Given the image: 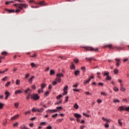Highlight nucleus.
I'll return each mask as SVG.
<instances>
[{
  "instance_id": "nucleus-1",
  "label": "nucleus",
  "mask_w": 129,
  "mask_h": 129,
  "mask_svg": "<svg viewBox=\"0 0 129 129\" xmlns=\"http://www.w3.org/2000/svg\"><path fill=\"white\" fill-rule=\"evenodd\" d=\"M15 7H16L17 10L15 11V13H20L21 10H23V8L25 9L28 8V5L27 4H15L14 5Z\"/></svg>"
},
{
  "instance_id": "nucleus-2",
  "label": "nucleus",
  "mask_w": 129,
  "mask_h": 129,
  "mask_svg": "<svg viewBox=\"0 0 129 129\" xmlns=\"http://www.w3.org/2000/svg\"><path fill=\"white\" fill-rule=\"evenodd\" d=\"M29 3H34V4H36V5H39L41 7H45L47 6V4L45 1H41L39 3H36L35 1L33 0H30L29 1Z\"/></svg>"
},
{
  "instance_id": "nucleus-3",
  "label": "nucleus",
  "mask_w": 129,
  "mask_h": 129,
  "mask_svg": "<svg viewBox=\"0 0 129 129\" xmlns=\"http://www.w3.org/2000/svg\"><path fill=\"white\" fill-rule=\"evenodd\" d=\"M56 76H57V78L55 79V81H56V82L60 83L61 82V78L64 77V75H63V74L62 73L58 74L56 75Z\"/></svg>"
},
{
  "instance_id": "nucleus-4",
  "label": "nucleus",
  "mask_w": 129,
  "mask_h": 129,
  "mask_svg": "<svg viewBox=\"0 0 129 129\" xmlns=\"http://www.w3.org/2000/svg\"><path fill=\"white\" fill-rule=\"evenodd\" d=\"M84 49H85L86 50H87V51H93L95 52H97V51H98V48H96L94 49L92 47L90 46H85L84 47Z\"/></svg>"
},
{
  "instance_id": "nucleus-5",
  "label": "nucleus",
  "mask_w": 129,
  "mask_h": 129,
  "mask_svg": "<svg viewBox=\"0 0 129 129\" xmlns=\"http://www.w3.org/2000/svg\"><path fill=\"white\" fill-rule=\"evenodd\" d=\"M31 99H34V100H37V99L40 98V97L37 94H33L31 95Z\"/></svg>"
},
{
  "instance_id": "nucleus-6",
  "label": "nucleus",
  "mask_w": 129,
  "mask_h": 129,
  "mask_svg": "<svg viewBox=\"0 0 129 129\" xmlns=\"http://www.w3.org/2000/svg\"><path fill=\"white\" fill-rule=\"evenodd\" d=\"M56 111H57V110H53V109H48L46 111V113H48L49 114L51 113H53L54 112H56Z\"/></svg>"
},
{
  "instance_id": "nucleus-7",
  "label": "nucleus",
  "mask_w": 129,
  "mask_h": 129,
  "mask_svg": "<svg viewBox=\"0 0 129 129\" xmlns=\"http://www.w3.org/2000/svg\"><path fill=\"white\" fill-rule=\"evenodd\" d=\"M93 78H94L93 76H91V77L89 78L88 80L84 81V84H88L89 82L91 81V79H93Z\"/></svg>"
},
{
  "instance_id": "nucleus-8",
  "label": "nucleus",
  "mask_w": 129,
  "mask_h": 129,
  "mask_svg": "<svg viewBox=\"0 0 129 129\" xmlns=\"http://www.w3.org/2000/svg\"><path fill=\"white\" fill-rule=\"evenodd\" d=\"M115 60L116 62V67H119V65H120V63H121V61H120V59L118 58H115Z\"/></svg>"
},
{
  "instance_id": "nucleus-9",
  "label": "nucleus",
  "mask_w": 129,
  "mask_h": 129,
  "mask_svg": "<svg viewBox=\"0 0 129 129\" xmlns=\"http://www.w3.org/2000/svg\"><path fill=\"white\" fill-rule=\"evenodd\" d=\"M5 99L6 100H8V99H9V96H10V95H11V93H10V92H9L8 91H6L5 92Z\"/></svg>"
},
{
  "instance_id": "nucleus-10",
  "label": "nucleus",
  "mask_w": 129,
  "mask_h": 129,
  "mask_svg": "<svg viewBox=\"0 0 129 129\" xmlns=\"http://www.w3.org/2000/svg\"><path fill=\"white\" fill-rule=\"evenodd\" d=\"M74 116H75V117H76V118H80L82 117V115H81L78 113H74Z\"/></svg>"
},
{
  "instance_id": "nucleus-11",
  "label": "nucleus",
  "mask_w": 129,
  "mask_h": 129,
  "mask_svg": "<svg viewBox=\"0 0 129 129\" xmlns=\"http://www.w3.org/2000/svg\"><path fill=\"white\" fill-rule=\"evenodd\" d=\"M19 116H20V115L19 114L15 115L13 117H11V119H12V120H15L17 119V118H19Z\"/></svg>"
},
{
  "instance_id": "nucleus-12",
  "label": "nucleus",
  "mask_w": 129,
  "mask_h": 129,
  "mask_svg": "<svg viewBox=\"0 0 129 129\" xmlns=\"http://www.w3.org/2000/svg\"><path fill=\"white\" fill-rule=\"evenodd\" d=\"M109 48V49H112L113 48V46L111 44H108L104 45V48Z\"/></svg>"
},
{
  "instance_id": "nucleus-13",
  "label": "nucleus",
  "mask_w": 129,
  "mask_h": 129,
  "mask_svg": "<svg viewBox=\"0 0 129 129\" xmlns=\"http://www.w3.org/2000/svg\"><path fill=\"white\" fill-rule=\"evenodd\" d=\"M20 93H23V91H22V90H18L15 92V95H17L18 94H20Z\"/></svg>"
},
{
  "instance_id": "nucleus-14",
  "label": "nucleus",
  "mask_w": 129,
  "mask_h": 129,
  "mask_svg": "<svg viewBox=\"0 0 129 129\" xmlns=\"http://www.w3.org/2000/svg\"><path fill=\"white\" fill-rule=\"evenodd\" d=\"M34 78H35V77L33 76L28 80V82L30 83V84H32L33 83V79H34Z\"/></svg>"
},
{
  "instance_id": "nucleus-15",
  "label": "nucleus",
  "mask_w": 129,
  "mask_h": 129,
  "mask_svg": "<svg viewBox=\"0 0 129 129\" xmlns=\"http://www.w3.org/2000/svg\"><path fill=\"white\" fill-rule=\"evenodd\" d=\"M5 11H6V12H9V13H10V14L12 13H15V10H9L8 9H6Z\"/></svg>"
},
{
  "instance_id": "nucleus-16",
  "label": "nucleus",
  "mask_w": 129,
  "mask_h": 129,
  "mask_svg": "<svg viewBox=\"0 0 129 129\" xmlns=\"http://www.w3.org/2000/svg\"><path fill=\"white\" fill-rule=\"evenodd\" d=\"M25 93H31L32 92V90L30 88H28L26 90L24 91Z\"/></svg>"
},
{
  "instance_id": "nucleus-17",
  "label": "nucleus",
  "mask_w": 129,
  "mask_h": 129,
  "mask_svg": "<svg viewBox=\"0 0 129 129\" xmlns=\"http://www.w3.org/2000/svg\"><path fill=\"white\" fill-rule=\"evenodd\" d=\"M86 59H87V61H92V60H95V59H94V57H91V58L90 57H89V58L86 57Z\"/></svg>"
},
{
  "instance_id": "nucleus-18",
  "label": "nucleus",
  "mask_w": 129,
  "mask_h": 129,
  "mask_svg": "<svg viewBox=\"0 0 129 129\" xmlns=\"http://www.w3.org/2000/svg\"><path fill=\"white\" fill-rule=\"evenodd\" d=\"M102 119L103 120H105V121H107L108 122H110V121H111V119L105 118L104 117H102Z\"/></svg>"
},
{
  "instance_id": "nucleus-19",
  "label": "nucleus",
  "mask_w": 129,
  "mask_h": 129,
  "mask_svg": "<svg viewBox=\"0 0 129 129\" xmlns=\"http://www.w3.org/2000/svg\"><path fill=\"white\" fill-rule=\"evenodd\" d=\"M43 110H44V109L43 108H41L40 109L37 108V112H43Z\"/></svg>"
},
{
  "instance_id": "nucleus-20",
  "label": "nucleus",
  "mask_w": 129,
  "mask_h": 129,
  "mask_svg": "<svg viewBox=\"0 0 129 129\" xmlns=\"http://www.w3.org/2000/svg\"><path fill=\"white\" fill-rule=\"evenodd\" d=\"M103 76H106V77H107V76H109V72H105L104 73Z\"/></svg>"
},
{
  "instance_id": "nucleus-21",
  "label": "nucleus",
  "mask_w": 129,
  "mask_h": 129,
  "mask_svg": "<svg viewBox=\"0 0 129 129\" xmlns=\"http://www.w3.org/2000/svg\"><path fill=\"white\" fill-rule=\"evenodd\" d=\"M118 122L120 126L122 125V122L121 121V119H118Z\"/></svg>"
},
{
  "instance_id": "nucleus-22",
  "label": "nucleus",
  "mask_w": 129,
  "mask_h": 129,
  "mask_svg": "<svg viewBox=\"0 0 129 129\" xmlns=\"http://www.w3.org/2000/svg\"><path fill=\"white\" fill-rule=\"evenodd\" d=\"M120 90L121 91H122L123 92H125L126 89H125V88H123V87H121L120 88Z\"/></svg>"
},
{
  "instance_id": "nucleus-23",
  "label": "nucleus",
  "mask_w": 129,
  "mask_h": 129,
  "mask_svg": "<svg viewBox=\"0 0 129 129\" xmlns=\"http://www.w3.org/2000/svg\"><path fill=\"white\" fill-rule=\"evenodd\" d=\"M30 97H31V93H29L26 97V99H27V100H29V99H30Z\"/></svg>"
},
{
  "instance_id": "nucleus-24",
  "label": "nucleus",
  "mask_w": 129,
  "mask_h": 129,
  "mask_svg": "<svg viewBox=\"0 0 129 129\" xmlns=\"http://www.w3.org/2000/svg\"><path fill=\"white\" fill-rule=\"evenodd\" d=\"M113 102L114 103H117V102H119V101L118 99H114L113 100Z\"/></svg>"
},
{
  "instance_id": "nucleus-25",
  "label": "nucleus",
  "mask_w": 129,
  "mask_h": 129,
  "mask_svg": "<svg viewBox=\"0 0 129 129\" xmlns=\"http://www.w3.org/2000/svg\"><path fill=\"white\" fill-rule=\"evenodd\" d=\"M19 103L18 102H16L14 103V106H15L16 107V108H19Z\"/></svg>"
},
{
  "instance_id": "nucleus-26",
  "label": "nucleus",
  "mask_w": 129,
  "mask_h": 129,
  "mask_svg": "<svg viewBox=\"0 0 129 129\" xmlns=\"http://www.w3.org/2000/svg\"><path fill=\"white\" fill-rule=\"evenodd\" d=\"M74 107L76 109H78V108L79 107V106H78V104L77 103H76L74 105Z\"/></svg>"
},
{
  "instance_id": "nucleus-27",
  "label": "nucleus",
  "mask_w": 129,
  "mask_h": 129,
  "mask_svg": "<svg viewBox=\"0 0 129 129\" xmlns=\"http://www.w3.org/2000/svg\"><path fill=\"white\" fill-rule=\"evenodd\" d=\"M8 71V69H7L5 71H0V74H4V73H6Z\"/></svg>"
},
{
  "instance_id": "nucleus-28",
  "label": "nucleus",
  "mask_w": 129,
  "mask_h": 129,
  "mask_svg": "<svg viewBox=\"0 0 129 129\" xmlns=\"http://www.w3.org/2000/svg\"><path fill=\"white\" fill-rule=\"evenodd\" d=\"M118 109L119 110L121 111V110H124V108L123 107V106H120L119 108H118Z\"/></svg>"
},
{
  "instance_id": "nucleus-29",
  "label": "nucleus",
  "mask_w": 129,
  "mask_h": 129,
  "mask_svg": "<svg viewBox=\"0 0 129 129\" xmlns=\"http://www.w3.org/2000/svg\"><path fill=\"white\" fill-rule=\"evenodd\" d=\"M80 73V71H76L75 72V74L76 76H77Z\"/></svg>"
},
{
  "instance_id": "nucleus-30",
  "label": "nucleus",
  "mask_w": 129,
  "mask_h": 129,
  "mask_svg": "<svg viewBox=\"0 0 129 129\" xmlns=\"http://www.w3.org/2000/svg\"><path fill=\"white\" fill-rule=\"evenodd\" d=\"M38 93H42V92H44V90H43V89L41 88L38 90Z\"/></svg>"
},
{
  "instance_id": "nucleus-31",
  "label": "nucleus",
  "mask_w": 129,
  "mask_h": 129,
  "mask_svg": "<svg viewBox=\"0 0 129 129\" xmlns=\"http://www.w3.org/2000/svg\"><path fill=\"white\" fill-rule=\"evenodd\" d=\"M8 54V52L7 51H3L2 52V55H3L4 56H7Z\"/></svg>"
},
{
  "instance_id": "nucleus-32",
  "label": "nucleus",
  "mask_w": 129,
  "mask_h": 129,
  "mask_svg": "<svg viewBox=\"0 0 129 129\" xmlns=\"http://www.w3.org/2000/svg\"><path fill=\"white\" fill-rule=\"evenodd\" d=\"M20 128L21 129H29V128L26 127V126L25 125L21 126Z\"/></svg>"
},
{
  "instance_id": "nucleus-33",
  "label": "nucleus",
  "mask_w": 129,
  "mask_h": 129,
  "mask_svg": "<svg viewBox=\"0 0 129 129\" xmlns=\"http://www.w3.org/2000/svg\"><path fill=\"white\" fill-rule=\"evenodd\" d=\"M16 85H20V80H17L16 82Z\"/></svg>"
},
{
  "instance_id": "nucleus-34",
  "label": "nucleus",
  "mask_w": 129,
  "mask_h": 129,
  "mask_svg": "<svg viewBox=\"0 0 129 129\" xmlns=\"http://www.w3.org/2000/svg\"><path fill=\"white\" fill-rule=\"evenodd\" d=\"M101 95H104V96H106V95H107V93H106L104 92H101Z\"/></svg>"
},
{
  "instance_id": "nucleus-35",
  "label": "nucleus",
  "mask_w": 129,
  "mask_h": 129,
  "mask_svg": "<svg viewBox=\"0 0 129 129\" xmlns=\"http://www.w3.org/2000/svg\"><path fill=\"white\" fill-rule=\"evenodd\" d=\"M113 91H116V92H117V91H118V88H117V87H114L113 88Z\"/></svg>"
},
{
  "instance_id": "nucleus-36",
  "label": "nucleus",
  "mask_w": 129,
  "mask_h": 129,
  "mask_svg": "<svg viewBox=\"0 0 129 129\" xmlns=\"http://www.w3.org/2000/svg\"><path fill=\"white\" fill-rule=\"evenodd\" d=\"M75 66H74V64H73V62H72V66H71V69H75Z\"/></svg>"
},
{
  "instance_id": "nucleus-37",
  "label": "nucleus",
  "mask_w": 129,
  "mask_h": 129,
  "mask_svg": "<svg viewBox=\"0 0 129 129\" xmlns=\"http://www.w3.org/2000/svg\"><path fill=\"white\" fill-rule=\"evenodd\" d=\"M10 85H11V83L8 82L6 84L5 86L6 87H8V86H10Z\"/></svg>"
},
{
  "instance_id": "nucleus-38",
  "label": "nucleus",
  "mask_w": 129,
  "mask_h": 129,
  "mask_svg": "<svg viewBox=\"0 0 129 129\" xmlns=\"http://www.w3.org/2000/svg\"><path fill=\"white\" fill-rule=\"evenodd\" d=\"M54 74H55L54 70H50V75H54Z\"/></svg>"
},
{
  "instance_id": "nucleus-39",
  "label": "nucleus",
  "mask_w": 129,
  "mask_h": 129,
  "mask_svg": "<svg viewBox=\"0 0 129 129\" xmlns=\"http://www.w3.org/2000/svg\"><path fill=\"white\" fill-rule=\"evenodd\" d=\"M32 111L33 112H36V111H38V108H33L32 109Z\"/></svg>"
},
{
  "instance_id": "nucleus-40",
  "label": "nucleus",
  "mask_w": 129,
  "mask_h": 129,
  "mask_svg": "<svg viewBox=\"0 0 129 129\" xmlns=\"http://www.w3.org/2000/svg\"><path fill=\"white\" fill-rule=\"evenodd\" d=\"M46 87V84H42L41 85V89H43V88H45Z\"/></svg>"
},
{
  "instance_id": "nucleus-41",
  "label": "nucleus",
  "mask_w": 129,
  "mask_h": 129,
  "mask_svg": "<svg viewBox=\"0 0 129 129\" xmlns=\"http://www.w3.org/2000/svg\"><path fill=\"white\" fill-rule=\"evenodd\" d=\"M106 80H111V77H110L109 76H108L106 77Z\"/></svg>"
},
{
  "instance_id": "nucleus-42",
  "label": "nucleus",
  "mask_w": 129,
  "mask_h": 129,
  "mask_svg": "<svg viewBox=\"0 0 129 129\" xmlns=\"http://www.w3.org/2000/svg\"><path fill=\"white\" fill-rule=\"evenodd\" d=\"M18 125H19V124L18 122L14 123L13 124L14 127H17L18 126Z\"/></svg>"
},
{
  "instance_id": "nucleus-43",
  "label": "nucleus",
  "mask_w": 129,
  "mask_h": 129,
  "mask_svg": "<svg viewBox=\"0 0 129 129\" xmlns=\"http://www.w3.org/2000/svg\"><path fill=\"white\" fill-rule=\"evenodd\" d=\"M84 116H86V117H89V115L85 113H83Z\"/></svg>"
},
{
  "instance_id": "nucleus-44",
  "label": "nucleus",
  "mask_w": 129,
  "mask_h": 129,
  "mask_svg": "<svg viewBox=\"0 0 129 129\" xmlns=\"http://www.w3.org/2000/svg\"><path fill=\"white\" fill-rule=\"evenodd\" d=\"M49 94H50V92H49V91H47L46 93H45L44 95L45 96H47L49 95Z\"/></svg>"
},
{
  "instance_id": "nucleus-45",
  "label": "nucleus",
  "mask_w": 129,
  "mask_h": 129,
  "mask_svg": "<svg viewBox=\"0 0 129 129\" xmlns=\"http://www.w3.org/2000/svg\"><path fill=\"white\" fill-rule=\"evenodd\" d=\"M31 66L34 68V67H36V65L35 64V63L34 62H32L31 63Z\"/></svg>"
},
{
  "instance_id": "nucleus-46",
  "label": "nucleus",
  "mask_w": 129,
  "mask_h": 129,
  "mask_svg": "<svg viewBox=\"0 0 129 129\" xmlns=\"http://www.w3.org/2000/svg\"><path fill=\"white\" fill-rule=\"evenodd\" d=\"M31 88H32V89H36V85H33L32 86H31Z\"/></svg>"
},
{
  "instance_id": "nucleus-47",
  "label": "nucleus",
  "mask_w": 129,
  "mask_h": 129,
  "mask_svg": "<svg viewBox=\"0 0 129 129\" xmlns=\"http://www.w3.org/2000/svg\"><path fill=\"white\" fill-rule=\"evenodd\" d=\"M105 127H106V128L109 127V125L108 124V122H106V123L105 124Z\"/></svg>"
},
{
  "instance_id": "nucleus-48",
  "label": "nucleus",
  "mask_w": 129,
  "mask_h": 129,
  "mask_svg": "<svg viewBox=\"0 0 129 129\" xmlns=\"http://www.w3.org/2000/svg\"><path fill=\"white\" fill-rule=\"evenodd\" d=\"M118 73V70H117V69L114 70V73H115V74H116Z\"/></svg>"
},
{
  "instance_id": "nucleus-49",
  "label": "nucleus",
  "mask_w": 129,
  "mask_h": 129,
  "mask_svg": "<svg viewBox=\"0 0 129 129\" xmlns=\"http://www.w3.org/2000/svg\"><path fill=\"white\" fill-rule=\"evenodd\" d=\"M79 61V60L77 58H75V59H74V61H75V63H78Z\"/></svg>"
},
{
  "instance_id": "nucleus-50",
  "label": "nucleus",
  "mask_w": 129,
  "mask_h": 129,
  "mask_svg": "<svg viewBox=\"0 0 129 129\" xmlns=\"http://www.w3.org/2000/svg\"><path fill=\"white\" fill-rule=\"evenodd\" d=\"M62 97V95H59L56 97L57 99H59V98H61Z\"/></svg>"
},
{
  "instance_id": "nucleus-51",
  "label": "nucleus",
  "mask_w": 129,
  "mask_h": 129,
  "mask_svg": "<svg viewBox=\"0 0 129 129\" xmlns=\"http://www.w3.org/2000/svg\"><path fill=\"white\" fill-rule=\"evenodd\" d=\"M8 80V77H5L4 78H3V79H2V80L3 81H6V80Z\"/></svg>"
},
{
  "instance_id": "nucleus-52",
  "label": "nucleus",
  "mask_w": 129,
  "mask_h": 129,
  "mask_svg": "<svg viewBox=\"0 0 129 129\" xmlns=\"http://www.w3.org/2000/svg\"><path fill=\"white\" fill-rule=\"evenodd\" d=\"M67 89H68V86H66L63 89V90L67 91Z\"/></svg>"
},
{
  "instance_id": "nucleus-53",
  "label": "nucleus",
  "mask_w": 129,
  "mask_h": 129,
  "mask_svg": "<svg viewBox=\"0 0 129 129\" xmlns=\"http://www.w3.org/2000/svg\"><path fill=\"white\" fill-rule=\"evenodd\" d=\"M61 102H62V100H60L59 102L55 103V105H58V104H60V103H61Z\"/></svg>"
},
{
  "instance_id": "nucleus-54",
  "label": "nucleus",
  "mask_w": 129,
  "mask_h": 129,
  "mask_svg": "<svg viewBox=\"0 0 129 129\" xmlns=\"http://www.w3.org/2000/svg\"><path fill=\"white\" fill-rule=\"evenodd\" d=\"M30 113H31V111H28L25 112L26 115H27V114H30Z\"/></svg>"
},
{
  "instance_id": "nucleus-55",
  "label": "nucleus",
  "mask_w": 129,
  "mask_h": 129,
  "mask_svg": "<svg viewBox=\"0 0 129 129\" xmlns=\"http://www.w3.org/2000/svg\"><path fill=\"white\" fill-rule=\"evenodd\" d=\"M29 76H30V74H27L25 76V79L29 78Z\"/></svg>"
},
{
  "instance_id": "nucleus-56",
  "label": "nucleus",
  "mask_w": 129,
  "mask_h": 129,
  "mask_svg": "<svg viewBox=\"0 0 129 129\" xmlns=\"http://www.w3.org/2000/svg\"><path fill=\"white\" fill-rule=\"evenodd\" d=\"M57 115H58V114H52V117H53V118L56 117L57 116Z\"/></svg>"
},
{
  "instance_id": "nucleus-57",
  "label": "nucleus",
  "mask_w": 129,
  "mask_h": 129,
  "mask_svg": "<svg viewBox=\"0 0 129 129\" xmlns=\"http://www.w3.org/2000/svg\"><path fill=\"white\" fill-rule=\"evenodd\" d=\"M97 102L98 103H101V102H102V101L99 99L97 100Z\"/></svg>"
},
{
  "instance_id": "nucleus-58",
  "label": "nucleus",
  "mask_w": 129,
  "mask_h": 129,
  "mask_svg": "<svg viewBox=\"0 0 129 129\" xmlns=\"http://www.w3.org/2000/svg\"><path fill=\"white\" fill-rule=\"evenodd\" d=\"M124 110H126V111H129V107H125Z\"/></svg>"
},
{
  "instance_id": "nucleus-59",
  "label": "nucleus",
  "mask_w": 129,
  "mask_h": 129,
  "mask_svg": "<svg viewBox=\"0 0 129 129\" xmlns=\"http://www.w3.org/2000/svg\"><path fill=\"white\" fill-rule=\"evenodd\" d=\"M3 106H4V104L0 103V109L3 108Z\"/></svg>"
},
{
  "instance_id": "nucleus-60",
  "label": "nucleus",
  "mask_w": 129,
  "mask_h": 129,
  "mask_svg": "<svg viewBox=\"0 0 129 129\" xmlns=\"http://www.w3.org/2000/svg\"><path fill=\"white\" fill-rule=\"evenodd\" d=\"M44 124H46V123L45 122H42L40 123V125H44Z\"/></svg>"
},
{
  "instance_id": "nucleus-61",
  "label": "nucleus",
  "mask_w": 129,
  "mask_h": 129,
  "mask_svg": "<svg viewBox=\"0 0 129 129\" xmlns=\"http://www.w3.org/2000/svg\"><path fill=\"white\" fill-rule=\"evenodd\" d=\"M67 93H68L67 91H64L62 94H63V95H65L67 94Z\"/></svg>"
},
{
  "instance_id": "nucleus-62",
  "label": "nucleus",
  "mask_w": 129,
  "mask_h": 129,
  "mask_svg": "<svg viewBox=\"0 0 129 129\" xmlns=\"http://www.w3.org/2000/svg\"><path fill=\"white\" fill-rule=\"evenodd\" d=\"M46 129H52V127L51 126H48L46 127Z\"/></svg>"
},
{
  "instance_id": "nucleus-63",
  "label": "nucleus",
  "mask_w": 129,
  "mask_h": 129,
  "mask_svg": "<svg viewBox=\"0 0 129 129\" xmlns=\"http://www.w3.org/2000/svg\"><path fill=\"white\" fill-rule=\"evenodd\" d=\"M85 127V126L83 125V126H81L80 127V129H84Z\"/></svg>"
},
{
  "instance_id": "nucleus-64",
  "label": "nucleus",
  "mask_w": 129,
  "mask_h": 129,
  "mask_svg": "<svg viewBox=\"0 0 129 129\" xmlns=\"http://www.w3.org/2000/svg\"><path fill=\"white\" fill-rule=\"evenodd\" d=\"M56 109H62V107H56Z\"/></svg>"
}]
</instances>
